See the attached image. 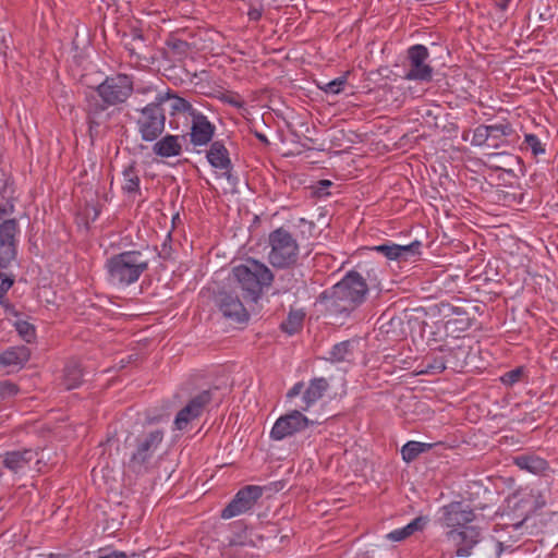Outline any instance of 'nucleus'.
<instances>
[{
  "mask_svg": "<svg viewBox=\"0 0 558 558\" xmlns=\"http://www.w3.org/2000/svg\"><path fill=\"white\" fill-rule=\"evenodd\" d=\"M439 523L445 529L442 544L457 557H470L487 530L484 517L462 501L442 506Z\"/></svg>",
  "mask_w": 558,
  "mask_h": 558,
  "instance_id": "f257e3e1",
  "label": "nucleus"
},
{
  "mask_svg": "<svg viewBox=\"0 0 558 558\" xmlns=\"http://www.w3.org/2000/svg\"><path fill=\"white\" fill-rule=\"evenodd\" d=\"M368 287L364 278L354 270L347 275L331 289L323 293L326 308L336 318L348 317L366 299Z\"/></svg>",
  "mask_w": 558,
  "mask_h": 558,
  "instance_id": "f03ea898",
  "label": "nucleus"
},
{
  "mask_svg": "<svg viewBox=\"0 0 558 558\" xmlns=\"http://www.w3.org/2000/svg\"><path fill=\"white\" fill-rule=\"evenodd\" d=\"M148 258L137 250L112 255L105 264L107 281L110 286L124 289L138 281L148 269Z\"/></svg>",
  "mask_w": 558,
  "mask_h": 558,
  "instance_id": "7ed1b4c3",
  "label": "nucleus"
},
{
  "mask_svg": "<svg viewBox=\"0 0 558 558\" xmlns=\"http://www.w3.org/2000/svg\"><path fill=\"white\" fill-rule=\"evenodd\" d=\"M232 277L242 290L244 299L256 303L265 288L274 281L271 270L262 262L247 258L232 268Z\"/></svg>",
  "mask_w": 558,
  "mask_h": 558,
  "instance_id": "20e7f679",
  "label": "nucleus"
},
{
  "mask_svg": "<svg viewBox=\"0 0 558 558\" xmlns=\"http://www.w3.org/2000/svg\"><path fill=\"white\" fill-rule=\"evenodd\" d=\"M133 92L134 84L131 76L117 74L106 77V80L96 87V93L102 104L90 108V113L97 114L109 107L124 104Z\"/></svg>",
  "mask_w": 558,
  "mask_h": 558,
  "instance_id": "39448f33",
  "label": "nucleus"
},
{
  "mask_svg": "<svg viewBox=\"0 0 558 558\" xmlns=\"http://www.w3.org/2000/svg\"><path fill=\"white\" fill-rule=\"evenodd\" d=\"M268 241L270 246L268 262L275 268L283 269L296 263L299 244L289 231L278 228L269 233Z\"/></svg>",
  "mask_w": 558,
  "mask_h": 558,
  "instance_id": "423d86ee",
  "label": "nucleus"
},
{
  "mask_svg": "<svg viewBox=\"0 0 558 558\" xmlns=\"http://www.w3.org/2000/svg\"><path fill=\"white\" fill-rule=\"evenodd\" d=\"M167 98V95H156L151 102L140 110L136 125L143 141L154 142L162 134L166 116L161 106L166 104Z\"/></svg>",
  "mask_w": 558,
  "mask_h": 558,
  "instance_id": "0eeeda50",
  "label": "nucleus"
},
{
  "mask_svg": "<svg viewBox=\"0 0 558 558\" xmlns=\"http://www.w3.org/2000/svg\"><path fill=\"white\" fill-rule=\"evenodd\" d=\"M19 234L16 219L9 218L0 222V268L7 269L16 260Z\"/></svg>",
  "mask_w": 558,
  "mask_h": 558,
  "instance_id": "6e6552de",
  "label": "nucleus"
},
{
  "mask_svg": "<svg viewBox=\"0 0 558 558\" xmlns=\"http://www.w3.org/2000/svg\"><path fill=\"white\" fill-rule=\"evenodd\" d=\"M303 388L304 384L302 381L295 383L287 392V398L293 399L302 395L299 408L301 409V411L307 412L325 396V393L329 389V383L324 377H316L310 380L308 385L304 390Z\"/></svg>",
  "mask_w": 558,
  "mask_h": 558,
  "instance_id": "1a4fd4ad",
  "label": "nucleus"
},
{
  "mask_svg": "<svg viewBox=\"0 0 558 558\" xmlns=\"http://www.w3.org/2000/svg\"><path fill=\"white\" fill-rule=\"evenodd\" d=\"M163 439L159 429L142 435L136 439L135 450L130 458V468L135 472L146 470L147 463Z\"/></svg>",
  "mask_w": 558,
  "mask_h": 558,
  "instance_id": "9d476101",
  "label": "nucleus"
},
{
  "mask_svg": "<svg viewBox=\"0 0 558 558\" xmlns=\"http://www.w3.org/2000/svg\"><path fill=\"white\" fill-rule=\"evenodd\" d=\"M311 423L313 422L300 408L292 410L276 420L270 430V438L279 441L292 437L306 429Z\"/></svg>",
  "mask_w": 558,
  "mask_h": 558,
  "instance_id": "9b49d317",
  "label": "nucleus"
},
{
  "mask_svg": "<svg viewBox=\"0 0 558 558\" xmlns=\"http://www.w3.org/2000/svg\"><path fill=\"white\" fill-rule=\"evenodd\" d=\"M429 51L424 45H414L408 49L409 68L404 78L408 81L429 82L433 68L427 63Z\"/></svg>",
  "mask_w": 558,
  "mask_h": 558,
  "instance_id": "f8f14e48",
  "label": "nucleus"
},
{
  "mask_svg": "<svg viewBox=\"0 0 558 558\" xmlns=\"http://www.w3.org/2000/svg\"><path fill=\"white\" fill-rule=\"evenodd\" d=\"M263 495V488L257 485H247L241 488L233 499L222 509L221 518L232 519L250 511Z\"/></svg>",
  "mask_w": 558,
  "mask_h": 558,
  "instance_id": "ddd939ff",
  "label": "nucleus"
},
{
  "mask_svg": "<svg viewBox=\"0 0 558 558\" xmlns=\"http://www.w3.org/2000/svg\"><path fill=\"white\" fill-rule=\"evenodd\" d=\"M216 305L222 315L236 323H245L250 314L234 292L221 291L216 296Z\"/></svg>",
  "mask_w": 558,
  "mask_h": 558,
  "instance_id": "4468645a",
  "label": "nucleus"
},
{
  "mask_svg": "<svg viewBox=\"0 0 558 558\" xmlns=\"http://www.w3.org/2000/svg\"><path fill=\"white\" fill-rule=\"evenodd\" d=\"M192 125L190 132L191 143L194 146H205L214 137L215 125L208 120V118L199 112L191 111Z\"/></svg>",
  "mask_w": 558,
  "mask_h": 558,
  "instance_id": "2eb2a0df",
  "label": "nucleus"
},
{
  "mask_svg": "<svg viewBox=\"0 0 558 558\" xmlns=\"http://www.w3.org/2000/svg\"><path fill=\"white\" fill-rule=\"evenodd\" d=\"M210 392L205 390L195 396L190 402L179 411L174 418V425L177 429H183L186 425L198 417L203 411V408L210 401Z\"/></svg>",
  "mask_w": 558,
  "mask_h": 558,
  "instance_id": "dca6fc26",
  "label": "nucleus"
},
{
  "mask_svg": "<svg viewBox=\"0 0 558 558\" xmlns=\"http://www.w3.org/2000/svg\"><path fill=\"white\" fill-rule=\"evenodd\" d=\"M421 246L422 243L415 240L408 245H399L395 243L380 244L374 246L372 250L381 253L390 260L407 262L412 257L421 255Z\"/></svg>",
  "mask_w": 558,
  "mask_h": 558,
  "instance_id": "f3484780",
  "label": "nucleus"
},
{
  "mask_svg": "<svg viewBox=\"0 0 558 558\" xmlns=\"http://www.w3.org/2000/svg\"><path fill=\"white\" fill-rule=\"evenodd\" d=\"M206 158L213 168L223 171V175L231 181L232 163L229 157V151L221 141H215L211 143Z\"/></svg>",
  "mask_w": 558,
  "mask_h": 558,
  "instance_id": "a211bd4d",
  "label": "nucleus"
},
{
  "mask_svg": "<svg viewBox=\"0 0 558 558\" xmlns=\"http://www.w3.org/2000/svg\"><path fill=\"white\" fill-rule=\"evenodd\" d=\"M37 457L38 452L32 449L7 452L3 459V465L14 473H23L29 469L33 461L36 463L39 462Z\"/></svg>",
  "mask_w": 558,
  "mask_h": 558,
  "instance_id": "6ab92c4d",
  "label": "nucleus"
},
{
  "mask_svg": "<svg viewBox=\"0 0 558 558\" xmlns=\"http://www.w3.org/2000/svg\"><path fill=\"white\" fill-rule=\"evenodd\" d=\"M31 351L25 345L12 347L0 354V368L20 369L29 360Z\"/></svg>",
  "mask_w": 558,
  "mask_h": 558,
  "instance_id": "aec40b11",
  "label": "nucleus"
},
{
  "mask_svg": "<svg viewBox=\"0 0 558 558\" xmlns=\"http://www.w3.org/2000/svg\"><path fill=\"white\" fill-rule=\"evenodd\" d=\"M153 151L162 158L178 157L182 153V137L167 134L154 144Z\"/></svg>",
  "mask_w": 558,
  "mask_h": 558,
  "instance_id": "412c9836",
  "label": "nucleus"
},
{
  "mask_svg": "<svg viewBox=\"0 0 558 558\" xmlns=\"http://www.w3.org/2000/svg\"><path fill=\"white\" fill-rule=\"evenodd\" d=\"M488 128V148H500L508 144V137L513 133L512 125L508 122L495 123Z\"/></svg>",
  "mask_w": 558,
  "mask_h": 558,
  "instance_id": "4be33fe9",
  "label": "nucleus"
},
{
  "mask_svg": "<svg viewBox=\"0 0 558 558\" xmlns=\"http://www.w3.org/2000/svg\"><path fill=\"white\" fill-rule=\"evenodd\" d=\"M428 522L426 517H417L410 523L402 527L395 529L386 535V538L391 542H401L414 534L415 532L423 531Z\"/></svg>",
  "mask_w": 558,
  "mask_h": 558,
  "instance_id": "5701e85b",
  "label": "nucleus"
},
{
  "mask_svg": "<svg viewBox=\"0 0 558 558\" xmlns=\"http://www.w3.org/2000/svg\"><path fill=\"white\" fill-rule=\"evenodd\" d=\"M513 461L518 468L533 474H541L548 469L545 459L533 454H521L515 457Z\"/></svg>",
  "mask_w": 558,
  "mask_h": 558,
  "instance_id": "b1692460",
  "label": "nucleus"
},
{
  "mask_svg": "<svg viewBox=\"0 0 558 558\" xmlns=\"http://www.w3.org/2000/svg\"><path fill=\"white\" fill-rule=\"evenodd\" d=\"M82 369L75 362H71L65 365L62 375L61 385L66 389L71 390L80 386L82 381Z\"/></svg>",
  "mask_w": 558,
  "mask_h": 558,
  "instance_id": "393cba45",
  "label": "nucleus"
},
{
  "mask_svg": "<svg viewBox=\"0 0 558 558\" xmlns=\"http://www.w3.org/2000/svg\"><path fill=\"white\" fill-rule=\"evenodd\" d=\"M156 95H167L166 102L170 104V114L175 116L178 113L187 112L191 116V111H196L195 108L184 98L171 94L170 89L166 92H158Z\"/></svg>",
  "mask_w": 558,
  "mask_h": 558,
  "instance_id": "a878e982",
  "label": "nucleus"
},
{
  "mask_svg": "<svg viewBox=\"0 0 558 558\" xmlns=\"http://www.w3.org/2000/svg\"><path fill=\"white\" fill-rule=\"evenodd\" d=\"M352 356V342L349 340L335 344L329 352V361L332 363L348 362Z\"/></svg>",
  "mask_w": 558,
  "mask_h": 558,
  "instance_id": "bb28decb",
  "label": "nucleus"
},
{
  "mask_svg": "<svg viewBox=\"0 0 558 558\" xmlns=\"http://www.w3.org/2000/svg\"><path fill=\"white\" fill-rule=\"evenodd\" d=\"M123 184L122 190L126 194H133L140 192V177L137 174V171L134 167V165H130L126 167L123 172Z\"/></svg>",
  "mask_w": 558,
  "mask_h": 558,
  "instance_id": "cd10ccee",
  "label": "nucleus"
},
{
  "mask_svg": "<svg viewBox=\"0 0 558 558\" xmlns=\"http://www.w3.org/2000/svg\"><path fill=\"white\" fill-rule=\"evenodd\" d=\"M432 447L430 444L421 441H408L401 448V456L405 462H411L417 458L421 453L427 451Z\"/></svg>",
  "mask_w": 558,
  "mask_h": 558,
  "instance_id": "c85d7f7f",
  "label": "nucleus"
},
{
  "mask_svg": "<svg viewBox=\"0 0 558 558\" xmlns=\"http://www.w3.org/2000/svg\"><path fill=\"white\" fill-rule=\"evenodd\" d=\"M304 319L302 312H290L287 319L281 324V328L288 335H294L301 327Z\"/></svg>",
  "mask_w": 558,
  "mask_h": 558,
  "instance_id": "c756f323",
  "label": "nucleus"
},
{
  "mask_svg": "<svg viewBox=\"0 0 558 558\" xmlns=\"http://www.w3.org/2000/svg\"><path fill=\"white\" fill-rule=\"evenodd\" d=\"M14 327L20 337L27 343H31L35 340L36 329L35 326L29 322L24 319H16V322L14 323Z\"/></svg>",
  "mask_w": 558,
  "mask_h": 558,
  "instance_id": "7c9ffc66",
  "label": "nucleus"
},
{
  "mask_svg": "<svg viewBox=\"0 0 558 558\" xmlns=\"http://www.w3.org/2000/svg\"><path fill=\"white\" fill-rule=\"evenodd\" d=\"M347 84L345 76H339L327 83H317V87L328 95H338L340 94Z\"/></svg>",
  "mask_w": 558,
  "mask_h": 558,
  "instance_id": "2f4dec72",
  "label": "nucleus"
},
{
  "mask_svg": "<svg viewBox=\"0 0 558 558\" xmlns=\"http://www.w3.org/2000/svg\"><path fill=\"white\" fill-rule=\"evenodd\" d=\"M523 144H525L526 149H529L535 157L544 155L546 151L545 144H543L538 136L535 134L526 133L524 135Z\"/></svg>",
  "mask_w": 558,
  "mask_h": 558,
  "instance_id": "473e14b6",
  "label": "nucleus"
},
{
  "mask_svg": "<svg viewBox=\"0 0 558 558\" xmlns=\"http://www.w3.org/2000/svg\"><path fill=\"white\" fill-rule=\"evenodd\" d=\"M446 368V362L442 357H429L424 361L423 368L420 374H437Z\"/></svg>",
  "mask_w": 558,
  "mask_h": 558,
  "instance_id": "72a5a7b5",
  "label": "nucleus"
},
{
  "mask_svg": "<svg viewBox=\"0 0 558 558\" xmlns=\"http://www.w3.org/2000/svg\"><path fill=\"white\" fill-rule=\"evenodd\" d=\"M488 128L487 125L481 124L475 128L472 132V137L470 140L471 145L473 146H486L488 147Z\"/></svg>",
  "mask_w": 558,
  "mask_h": 558,
  "instance_id": "f704fd0d",
  "label": "nucleus"
},
{
  "mask_svg": "<svg viewBox=\"0 0 558 558\" xmlns=\"http://www.w3.org/2000/svg\"><path fill=\"white\" fill-rule=\"evenodd\" d=\"M530 497L533 499L532 500L533 509L534 510L542 509L543 507H545L547 505V501L549 498V489L548 488L532 489Z\"/></svg>",
  "mask_w": 558,
  "mask_h": 558,
  "instance_id": "c9c22d12",
  "label": "nucleus"
},
{
  "mask_svg": "<svg viewBox=\"0 0 558 558\" xmlns=\"http://www.w3.org/2000/svg\"><path fill=\"white\" fill-rule=\"evenodd\" d=\"M143 44H144L143 35L140 34L138 32H133L131 34V40L125 41L124 46L131 54H140L138 50L141 48V46H143Z\"/></svg>",
  "mask_w": 558,
  "mask_h": 558,
  "instance_id": "e433bc0d",
  "label": "nucleus"
},
{
  "mask_svg": "<svg viewBox=\"0 0 558 558\" xmlns=\"http://www.w3.org/2000/svg\"><path fill=\"white\" fill-rule=\"evenodd\" d=\"M522 374H523L522 367H517L514 369H511V371L505 373L500 377V380L504 385L512 386L521 379Z\"/></svg>",
  "mask_w": 558,
  "mask_h": 558,
  "instance_id": "4c0bfd02",
  "label": "nucleus"
},
{
  "mask_svg": "<svg viewBox=\"0 0 558 558\" xmlns=\"http://www.w3.org/2000/svg\"><path fill=\"white\" fill-rule=\"evenodd\" d=\"M0 296H5L8 291L11 289V287L14 283V277L12 275H8L5 272H0Z\"/></svg>",
  "mask_w": 558,
  "mask_h": 558,
  "instance_id": "58836bf2",
  "label": "nucleus"
},
{
  "mask_svg": "<svg viewBox=\"0 0 558 558\" xmlns=\"http://www.w3.org/2000/svg\"><path fill=\"white\" fill-rule=\"evenodd\" d=\"M17 392L16 385L10 381H1L0 383V400H3L5 397L14 396Z\"/></svg>",
  "mask_w": 558,
  "mask_h": 558,
  "instance_id": "ea45409f",
  "label": "nucleus"
},
{
  "mask_svg": "<svg viewBox=\"0 0 558 558\" xmlns=\"http://www.w3.org/2000/svg\"><path fill=\"white\" fill-rule=\"evenodd\" d=\"M15 211V206L12 201H0V220H5V217L11 216Z\"/></svg>",
  "mask_w": 558,
  "mask_h": 558,
  "instance_id": "a19ab883",
  "label": "nucleus"
},
{
  "mask_svg": "<svg viewBox=\"0 0 558 558\" xmlns=\"http://www.w3.org/2000/svg\"><path fill=\"white\" fill-rule=\"evenodd\" d=\"M134 90L140 95H150L153 93L156 95L158 93L157 88L153 84L138 85Z\"/></svg>",
  "mask_w": 558,
  "mask_h": 558,
  "instance_id": "79ce46f5",
  "label": "nucleus"
},
{
  "mask_svg": "<svg viewBox=\"0 0 558 558\" xmlns=\"http://www.w3.org/2000/svg\"><path fill=\"white\" fill-rule=\"evenodd\" d=\"M248 17L253 21H258L262 17V10L259 9H250L247 13Z\"/></svg>",
  "mask_w": 558,
  "mask_h": 558,
  "instance_id": "37998d69",
  "label": "nucleus"
},
{
  "mask_svg": "<svg viewBox=\"0 0 558 558\" xmlns=\"http://www.w3.org/2000/svg\"><path fill=\"white\" fill-rule=\"evenodd\" d=\"M99 558H125V555L121 551H112L108 555L100 556Z\"/></svg>",
  "mask_w": 558,
  "mask_h": 558,
  "instance_id": "c03bdc74",
  "label": "nucleus"
},
{
  "mask_svg": "<svg viewBox=\"0 0 558 558\" xmlns=\"http://www.w3.org/2000/svg\"><path fill=\"white\" fill-rule=\"evenodd\" d=\"M495 550L499 555L501 553V550H502V544L501 543H496L495 544Z\"/></svg>",
  "mask_w": 558,
  "mask_h": 558,
  "instance_id": "a18cd8bd",
  "label": "nucleus"
},
{
  "mask_svg": "<svg viewBox=\"0 0 558 558\" xmlns=\"http://www.w3.org/2000/svg\"><path fill=\"white\" fill-rule=\"evenodd\" d=\"M323 184L324 185H330V182L329 181H323Z\"/></svg>",
  "mask_w": 558,
  "mask_h": 558,
  "instance_id": "49530a36",
  "label": "nucleus"
},
{
  "mask_svg": "<svg viewBox=\"0 0 558 558\" xmlns=\"http://www.w3.org/2000/svg\"><path fill=\"white\" fill-rule=\"evenodd\" d=\"M462 137H463V140H464V141H468V140H469L468 135H465V134H463V136H462Z\"/></svg>",
  "mask_w": 558,
  "mask_h": 558,
  "instance_id": "de8ad7c7",
  "label": "nucleus"
},
{
  "mask_svg": "<svg viewBox=\"0 0 558 558\" xmlns=\"http://www.w3.org/2000/svg\"><path fill=\"white\" fill-rule=\"evenodd\" d=\"M5 296H0V303H2V300L4 299Z\"/></svg>",
  "mask_w": 558,
  "mask_h": 558,
  "instance_id": "09e8293b",
  "label": "nucleus"
}]
</instances>
